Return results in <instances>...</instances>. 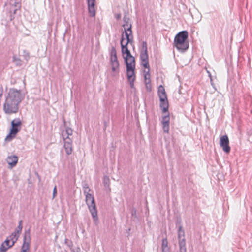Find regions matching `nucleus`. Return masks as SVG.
I'll return each instance as SVG.
<instances>
[{"label": "nucleus", "instance_id": "f257e3e1", "mask_svg": "<svg viewBox=\"0 0 252 252\" xmlns=\"http://www.w3.org/2000/svg\"><path fill=\"white\" fill-rule=\"evenodd\" d=\"M25 98V94L20 90L10 89L3 104V111L5 114L16 113L19 110V105Z\"/></svg>", "mask_w": 252, "mask_h": 252}, {"label": "nucleus", "instance_id": "f03ea898", "mask_svg": "<svg viewBox=\"0 0 252 252\" xmlns=\"http://www.w3.org/2000/svg\"><path fill=\"white\" fill-rule=\"evenodd\" d=\"M188 37V32L187 31H181L175 36L174 45L178 50L184 52L188 49L189 44L186 43Z\"/></svg>", "mask_w": 252, "mask_h": 252}, {"label": "nucleus", "instance_id": "7ed1b4c3", "mask_svg": "<svg viewBox=\"0 0 252 252\" xmlns=\"http://www.w3.org/2000/svg\"><path fill=\"white\" fill-rule=\"evenodd\" d=\"M85 195L86 203L88 206L89 210L95 223H97L98 222V219L94 197L93 195L90 193L85 194Z\"/></svg>", "mask_w": 252, "mask_h": 252}, {"label": "nucleus", "instance_id": "20e7f679", "mask_svg": "<svg viewBox=\"0 0 252 252\" xmlns=\"http://www.w3.org/2000/svg\"><path fill=\"white\" fill-rule=\"evenodd\" d=\"M22 123L19 118H16L11 122V127L9 134L6 136V140H11L20 131Z\"/></svg>", "mask_w": 252, "mask_h": 252}, {"label": "nucleus", "instance_id": "39448f33", "mask_svg": "<svg viewBox=\"0 0 252 252\" xmlns=\"http://www.w3.org/2000/svg\"><path fill=\"white\" fill-rule=\"evenodd\" d=\"M124 36H123V34H122L120 40V44L122 49V53L123 55L125 63L135 62L134 57L131 55L130 51L128 49V44H126V43L125 44L124 43Z\"/></svg>", "mask_w": 252, "mask_h": 252}, {"label": "nucleus", "instance_id": "423d86ee", "mask_svg": "<svg viewBox=\"0 0 252 252\" xmlns=\"http://www.w3.org/2000/svg\"><path fill=\"white\" fill-rule=\"evenodd\" d=\"M140 59L141 61V64L144 68H149V58L147 50V42L143 41L141 42V49L140 53Z\"/></svg>", "mask_w": 252, "mask_h": 252}, {"label": "nucleus", "instance_id": "0eeeda50", "mask_svg": "<svg viewBox=\"0 0 252 252\" xmlns=\"http://www.w3.org/2000/svg\"><path fill=\"white\" fill-rule=\"evenodd\" d=\"M127 72V77L129 81L130 87L134 86V82L135 79L134 70L135 68V62L125 63Z\"/></svg>", "mask_w": 252, "mask_h": 252}, {"label": "nucleus", "instance_id": "6e6552de", "mask_svg": "<svg viewBox=\"0 0 252 252\" xmlns=\"http://www.w3.org/2000/svg\"><path fill=\"white\" fill-rule=\"evenodd\" d=\"M178 237L180 252H186V241L185 238V232L182 226L178 228Z\"/></svg>", "mask_w": 252, "mask_h": 252}, {"label": "nucleus", "instance_id": "1a4fd4ad", "mask_svg": "<svg viewBox=\"0 0 252 252\" xmlns=\"http://www.w3.org/2000/svg\"><path fill=\"white\" fill-rule=\"evenodd\" d=\"M30 241V229H28L25 231L23 244L22 247L21 252H27V251L29 250Z\"/></svg>", "mask_w": 252, "mask_h": 252}, {"label": "nucleus", "instance_id": "9d476101", "mask_svg": "<svg viewBox=\"0 0 252 252\" xmlns=\"http://www.w3.org/2000/svg\"><path fill=\"white\" fill-rule=\"evenodd\" d=\"M229 142V139L227 135H225L220 137V145L222 148L223 150L226 153H229L230 151Z\"/></svg>", "mask_w": 252, "mask_h": 252}, {"label": "nucleus", "instance_id": "9b49d317", "mask_svg": "<svg viewBox=\"0 0 252 252\" xmlns=\"http://www.w3.org/2000/svg\"><path fill=\"white\" fill-rule=\"evenodd\" d=\"M124 34H125L126 37V44H131L133 42V35L132 34L131 24H130L129 27L127 28L126 30H125L124 32H123L122 34L124 35Z\"/></svg>", "mask_w": 252, "mask_h": 252}, {"label": "nucleus", "instance_id": "f8f14e48", "mask_svg": "<svg viewBox=\"0 0 252 252\" xmlns=\"http://www.w3.org/2000/svg\"><path fill=\"white\" fill-rule=\"evenodd\" d=\"M64 140V148L65 152L67 155L71 154L72 151V140L71 138H67V139H63Z\"/></svg>", "mask_w": 252, "mask_h": 252}, {"label": "nucleus", "instance_id": "ddd939ff", "mask_svg": "<svg viewBox=\"0 0 252 252\" xmlns=\"http://www.w3.org/2000/svg\"><path fill=\"white\" fill-rule=\"evenodd\" d=\"M88 7V10L91 17H94L95 15V0H87Z\"/></svg>", "mask_w": 252, "mask_h": 252}, {"label": "nucleus", "instance_id": "4468645a", "mask_svg": "<svg viewBox=\"0 0 252 252\" xmlns=\"http://www.w3.org/2000/svg\"><path fill=\"white\" fill-rule=\"evenodd\" d=\"M159 100L160 107L162 109V112H167L168 109V102L167 97L159 98Z\"/></svg>", "mask_w": 252, "mask_h": 252}, {"label": "nucleus", "instance_id": "2eb2a0df", "mask_svg": "<svg viewBox=\"0 0 252 252\" xmlns=\"http://www.w3.org/2000/svg\"><path fill=\"white\" fill-rule=\"evenodd\" d=\"M14 245H12V242H11L7 238L2 243L0 247V252H5L8 249Z\"/></svg>", "mask_w": 252, "mask_h": 252}, {"label": "nucleus", "instance_id": "dca6fc26", "mask_svg": "<svg viewBox=\"0 0 252 252\" xmlns=\"http://www.w3.org/2000/svg\"><path fill=\"white\" fill-rule=\"evenodd\" d=\"M18 160V158L17 156L15 155H11L7 157L6 161L11 167L12 168L16 165Z\"/></svg>", "mask_w": 252, "mask_h": 252}, {"label": "nucleus", "instance_id": "f3484780", "mask_svg": "<svg viewBox=\"0 0 252 252\" xmlns=\"http://www.w3.org/2000/svg\"><path fill=\"white\" fill-rule=\"evenodd\" d=\"M72 130L68 127L66 128L65 131H63L62 133V136L63 139H67V138H70L69 136L72 135Z\"/></svg>", "mask_w": 252, "mask_h": 252}, {"label": "nucleus", "instance_id": "a211bd4d", "mask_svg": "<svg viewBox=\"0 0 252 252\" xmlns=\"http://www.w3.org/2000/svg\"><path fill=\"white\" fill-rule=\"evenodd\" d=\"M158 94L159 98L167 97V95L165 93L164 88L162 85H160L158 87Z\"/></svg>", "mask_w": 252, "mask_h": 252}, {"label": "nucleus", "instance_id": "6ab92c4d", "mask_svg": "<svg viewBox=\"0 0 252 252\" xmlns=\"http://www.w3.org/2000/svg\"><path fill=\"white\" fill-rule=\"evenodd\" d=\"M19 235L14 232L11 235L8 236L7 238L12 242V245H14V243L18 240Z\"/></svg>", "mask_w": 252, "mask_h": 252}, {"label": "nucleus", "instance_id": "aec40b11", "mask_svg": "<svg viewBox=\"0 0 252 252\" xmlns=\"http://www.w3.org/2000/svg\"><path fill=\"white\" fill-rule=\"evenodd\" d=\"M10 8H16L20 9L21 7V3L18 0H10Z\"/></svg>", "mask_w": 252, "mask_h": 252}, {"label": "nucleus", "instance_id": "412c9836", "mask_svg": "<svg viewBox=\"0 0 252 252\" xmlns=\"http://www.w3.org/2000/svg\"><path fill=\"white\" fill-rule=\"evenodd\" d=\"M111 65L112 67V70L113 72H116L118 73L119 70L118 68L119 67V62H113L111 63Z\"/></svg>", "mask_w": 252, "mask_h": 252}, {"label": "nucleus", "instance_id": "4be33fe9", "mask_svg": "<svg viewBox=\"0 0 252 252\" xmlns=\"http://www.w3.org/2000/svg\"><path fill=\"white\" fill-rule=\"evenodd\" d=\"M19 9H17L16 8H9V20L10 21H12L14 19V15L16 13L17 11Z\"/></svg>", "mask_w": 252, "mask_h": 252}, {"label": "nucleus", "instance_id": "5701e85b", "mask_svg": "<svg viewBox=\"0 0 252 252\" xmlns=\"http://www.w3.org/2000/svg\"><path fill=\"white\" fill-rule=\"evenodd\" d=\"M168 242L166 238L163 239L162 242V252H166L168 250Z\"/></svg>", "mask_w": 252, "mask_h": 252}, {"label": "nucleus", "instance_id": "b1692460", "mask_svg": "<svg viewBox=\"0 0 252 252\" xmlns=\"http://www.w3.org/2000/svg\"><path fill=\"white\" fill-rule=\"evenodd\" d=\"M169 121H170L169 114H167L166 115H165L162 117V124H169Z\"/></svg>", "mask_w": 252, "mask_h": 252}, {"label": "nucleus", "instance_id": "393cba45", "mask_svg": "<svg viewBox=\"0 0 252 252\" xmlns=\"http://www.w3.org/2000/svg\"><path fill=\"white\" fill-rule=\"evenodd\" d=\"M13 61L15 63L17 66H21V60L20 58H18L16 55L13 56Z\"/></svg>", "mask_w": 252, "mask_h": 252}, {"label": "nucleus", "instance_id": "a878e982", "mask_svg": "<svg viewBox=\"0 0 252 252\" xmlns=\"http://www.w3.org/2000/svg\"><path fill=\"white\" fill-rule=\"evenodd\" d=\"M147 69V70H144V80H148V79L150 78V67L149 68H145Z\"/></svg>", "mask_w": 252, "mask_h": 252}, {"label": "nucleus", "instance_id": "bb28decb", "mask_svg": "<svg viewBox=\"0 0 252 252\" xmlns=\"http://www.w3.org/2000/svg\"><path fill=\"white\" fill-rule=\"evenodd\" d=\"M125 23L123 24V27L124 28V30H126L127 28L129 27V25L128 23V18H127L125 16L123 18Z\"/></svg>", "mask_w": 252, "mask_h": 252}, {"label": "nucleus", "instance_id": "cd10ccee", "mask_svg": "<svg viewBox=\"0 0 252 252\" xmlns=\"http://www.w3.org/2000/svg\"><path fill=\"white\" fill-rule=\"evenodd\" d=\"M83 189L84 194L89 193L90 189L87 184H84L83 187Z\"/></svg>", "mask_w": 252, "mask_h": 252}, {"label": "nucleus", "instance_id": "c85d7f7f", "mask_svg": "<svg viewBox=\"0 0 252 252\" xmlns=\"http://www.w3.org/2000/svg\"><path fill=\"white\" fill-rule=\"evenodd\" d=\"M163 131L168 133L169 130V124H162Z\"/></svg>", "mask_w": 252, "mask_h": 252}, {"label": "nucleus", "instance_id": "c756f323", "mask_svg": "<svg viewBox=\"0 0 252 252\" xmlns=\"http://www.w3.org/2000/svg\"><path fill=\"white\" fill-rule=\"evenodd\" d=\"M22 228V225H18L17 228L15 230L14 232L19 235V234L21 232Z\"/></svg>", "mask_w": 252, "mask_h": 252}, {"label": "nucleus", "instance_id": "7c9ffc66", "mask_svg": "<svg viewBox=\"0 0 252 252\" xmlns=\"http://www.w3.org/2000/svg\"><path fill=\"white\" fill-rule=\"evenodd\" d=\"M117 56L116 50L115 48H112L111 51V56Z\"/></svg>", "mask_w": 252, "mask_h": 252}, {"label": "nucleus", "instance_id": "2f4dec72", "mask_svg": "<svg viewBox=\"0 0 252 252\" xmlns=\"http://www.w3.org/2000/svg\"><path fill=\"white\" fill-rule=\"evenodd\" d=\"M110 61H111V63H112L113 62H118V59H117V56H111V59H110Z\"/></svg>", "mask_w": 252, "mask_h": 252}, {"label": "nucleus", "instance_id": "473e14b6", "mask_svg": "<svg viewBox=\"0 0 252 252\" xmlns=\"http://www.w3.org/2000/svg\"><path fill=\"white\" fill-rule=\"evenodd\" d=\"M145 83L146 88H148V85H151V80L150 78L148 79V80H145Z\"/></svg>", "mask_w": 252, "mask_h": 252}, {"label": "nucleus", "instance_id": "72a5a7b5", "mask_svg": "<svg viewBox=\"0 0 252 252\" xmlns=\"http://www.w3.org/2000/svg\"><path fill=\"white\" fill-rule=\"evenodd\" d=\"M57 193V192L56 186H55V187L54 188L53 192V198H54L56 196Z\"/></svg>", "mask_w": 252, "mask_h": 252}, {"label": "nucleus", "instance_id": "f704fd0d", "mask_svg": "<svg viewBox=\"0 0 252 252\" xmlns=\"http://www.w3.org/2000/svg\"><path fill=\"white\" fill-rule=\"evenodd\" d=\"M65 243L69 247L70 246L71 244V242L68 239H65Z\"/></svg>", "mask_w": 252, "mask_h": 252}, {"label": "nucleus", "instance_id": "c9c22d12", "mask_svg": "<svg viewBox=\"0 0 252 252\" xmlns=\"http://www.w3.org/2000/svg\"><path fill=\"white\" fill-rule=\"evenodd\" d=\"M131 214H132V216H135V217H136V210L135 209V208H133L132 209V211H131Z\"/></svg>", "mask_w": 252, "mask_h": 252}, {"label": "nucleus", "instance_id": "e433bc0d", "mask_svg": "<svg viewBox=\"0 0 252 252\" xmlns=\"http://www.w3.org/2000/svg\"><path fill=\"white\" fill-rule=\"evenodd\" d=\"M109 179L108 177L106 176L104 177V183H107V182L108 181L109 182Z\"/></svg>", "mask_w": 252, "mask_h": 252}, {"label": "nucleus", "instance_id": "4c0bfd02", "mask_svg": "<svg viewBox=\"0 0 252 252\" xmlns=\"http://www.w3.org/2000/svg\"><path fill=\"white\" fill-rule=\"evenodd\" d=\"M116 18L117 19H119L121 18V14H118L116 16Z\"/></svg>", "mask_w": 252, "mask_h": 252}, {"label": "nucleus", "instance_id": "58836bf2", "mask_svg": "<svg viewBox=\"0 0 252 252\" xmlns=\"http://www.w3.org/2000/svg\"><path fill=\"white\" fill-rule=\"evenodd\" d=\"M18 225H22V220H20L19 221V224Z\"/></svg>", "mask_w": 252, "mask_h": 252}, {"label": "nucleus", "instance_id": "ea45409f", "mask_svg": "<svg viewBox=\"0 0 252 252\" xmlns=\"http://www.w3.org/2000/svg\"><path fill=\"white\" fill-rule=\"evenodd\" d=\"M147 89L148 90L150 91V89H151V85H150V86L148 85V88H147Z\"/></svg>", "mask_w": 252, "mask_h": 252}, {"label": "nucleus", "instance_id": "a19ab883", "mask_svg": "<svg viewBox=\"0 0 252 252\" xmlns=\"http://www.w3.org/2000/svg\"><path fill=\"white\" fill-rule=\"evenodd\" d=\"M210 80H211V84H212V85H213V83H212V78H211V77H210Z\"/></svg>", "mask_w": 252, "mask_h": 252}, {"label": "nucleus", "instance_id": "79ce46f5", "mask_svg": "<svg viewBox=\"0 0 252 252\" xmlns=\"http://www.w3.org/2000/svg\"><path fill=\"white\" fill-rule=\"evenodd\" d=\"M63 122H64V125H65L66 122H65V120H64V119H63Z\"/></svg>", "mask_w": 252, "mask_h": 252}]
</instances>
